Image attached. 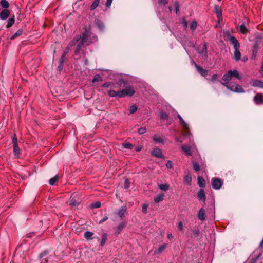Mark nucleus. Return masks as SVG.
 Listing matches in <instances>:
<instances>
[{"instance_id":"nucleus-14","label":"nucleus","mask_w":263,"mask_h":263,"mask_svg":"<svg viewBox=\"0 0 263 263\" xmlns=\"http://www.w3.org/2000/svg\"><path fill=\"white\" fill-rule=\"evenodd\" d=\"M252 85L253 87H257L263 88V82L259 80H253L252 82Z\"/></svg>"},{"instance_id":"nucleus-46","label":"nucleus","mask_w":263,"mask_h":263,"mask_svg":"<svg viewBox=\"0 0 263 263\" xmlns=\"http://www.w3.org/2000/svg\"><path fill=\"white\" fill-rule=\"evenodd\" d=\"M101 203L100 202H96V203L92 204V206L95 208H98L100 207Z\"/></svg>"},{"instance_id":"nucleus-28","label":"nucleus","mask_w":263,"mask_h":263,"mask_svg":"<svg viewBox=\"0 0 263 263\" xmlns=\"http://www.w3.org/2000/svg\"><path fill=\"white\" fill-rule=\"evenodd\" d=\"M214 10L218 18L221 16L222 13L218 6H215L214 7Z\"/></svg>"},{"instance_id":"nucleus-56","label":"nucleus","mask_w":263,"mask_h":263,"mask_svg":"<svg viewBox=\"0 0 263 263\" xmlns=\"http://www.w3.org/2000/svg\"><path fill=\"white\" fill-rule=\"evenodd\" d=\"M110 86V84L109 83H105L103 85V87H108L109 86Z\"/></svg>"},{"instance_id":"nucleus-17","label":"nucleus","mask_w":263,"mask_h":263,"mask_svg":"<svg viewBox=\"0 0 263 263\" xmlns=\"http://www.w3.org/2000/svg\"><path fill=\"white\" fill-rule=\"evenodd\" d=\"M126 211V207L122 206L118 211V215L121 218L124 217V214Z\"/></svg>"},{"instance_id":"nucleus-21","label":"nucleus","mask_w":263,"mask_h":263,"mask_svg":"<svg viewBox=\"0 0 263 263\" xmlns=\"http://www.w3.org/2000/svg\"><path fill=\"white\" fill-rule=\"evenodd\" d=\"M93 233L90 231H86L84 235V237L87 240H91Z\"/></svg>"},{"instance_id":"nucleus-51","label":"nucleus","mask_w":263,"mask_h":263,"mask_svg":"<svg viewBox=\"0 0 263 263\" xmlns=\"http://www.w3.org/2000/svg\"><path fill=\"white\" fill-rule=\"evenodd\" d=\"M159 4L162 5H165L167 3V1L166 0H159Z\"/></svg>"},{"instance_id":"nucleus-26","label":"nucleus","mask_w":263,"mask_h":263,"mask_svg":"<svg viewBox=\"0 0 263 263\" xmlns=\"http://www.w3.org/2000/svg\"><path fill=\"white\" fill-rule=\"evenodd\" d=\"M153 140L158 143H161L163 142V138L162 137L158 135H156L153 137Z\"/></svg>"},{"instance_id":"nucleus-47","label":"nucleus","mask_w":263,"mask_h":263,"mask_svg":"<svg viewBox=\"0 0 263 263\" xmlns=\"http://www.w3.org/2000/svg\"><path fill=\"white\" fill-rule=\"evenodd\" d=\"M177 227H178V229L180 230V231H182L183 230V223L181 221H180L178 222V225H177Z\"/></svg>"},{"instance_id":"nucleus-41","label":"nucleus","mask_w":263,"mask_h":263,"mask_svg":"<svg viewBox=\"0 0 263 263\" xmlns=\"http://www.w3.org/2000/svg\"><path fill=\"white\" fill-rule=\"evenodd\" d=\"M193 168L195 171H199L200 170V166L197 163H193Z\"/></svg>"},{"instance_id":"nucleus-10","label":"nucleus","mask_w":263,"mask_h":263,"mask_svg":"<svg viewBox=\"0 0 263 263\" xmlns=\"http://www.w3.org/2000/svg\"><path fill=\"white\" fill-rule=\"evenodd\" d=\"M194 65L197 71L203 77H205L208 74V70L202 68L200 66L198 65L196 63L194 62Z\"/></svg>"},{"instance_id":"nucleus-20","label":"nucleus","mask_w":263,"mask_h":263,"mask_svg":"<svg viewBox=\"0 0 263 263\" xmlns=\"http://www.w3.org/2000/svg\"><path fill=\"white\" fill-rule=\"evenodd\" d=\"M164 199V194H159L154 198V201L156 203H159Z\"/></svg>"},{"instance_id":"nucleus-2","label":"nucleus","mask_w":263,"mask_h":263,"mask_svg":"<svg viewBox=\"0 0 263 263\" xmlns=\"http://www.w3.org/2000/svg\"><path fill=\"white\" fill-rule=\"evenodd\" d=\"M84 31L82 34V36L77 35L75 36L74 40L76 41H79L81 39L82 43H86L87 45L89 44L91 41H89V37L91 36V26L89 24H87L83 28Z\"/></svg>"},{"instance_id":"nucleus-48","label":"nucleus","mask_w":263,"mask_h":263,"mask_svg":"<svg viewBox=\"0 0 263 263\" xmlns=\"http://www.w3.org/2000/svg\"><path fill=\"white\" fill-rule=\"evenodd\" d=\"M166 165L168 168H172L173 167V163H172V161H171L170 160H168L167 161Z\"/></svg>"},{"instance_id":"nucleus-44","label":"nucleus","mask_w":263,"mask_h":263,"mask_svg":"<svg viewBox=\"0 0 263 263\" xmlns=\"http://www.w3.org/2000/svg\"><path fill=\"white\" fill-rule=\"evenodd\" d=\"M129 181L128 179H127L125 180L124 187L125 189L128 188L129 187Z\"/></svg>"},{"instance_id":"nucleus-37","label":"nucleus","mask_w":263,"mask_h":263,"mask_svg":"<svg viewBox=\"0 0 263 263\" xmlns=\"http://www.w3.org/2000/svg\"><path fill=\"white\" fill-rule=\"evenodd\" d=\"M160 117L162 119L167 120L168 118V115L166 113L164 112H161L160 114Z\"/></svg>"},{"instance_id":"nucleus-40","label":"nucleus","mask_w":263,"mask_h":263,"mask_svg":"<svg viewBox=\"0 0 263 263\" xmlns=\"http://www.w3.org/2000/svg\"><path fill=\"white\" fill-rule=\"evenodd\" d=\"M83 44L84 43H82V42L81 41V43H79L78 44V45L77 46L76 50V53H78L80 51Z\"/></svg>"},{"instance_id":"nucleus-38","label":"nucleus","mask_w":263,"mask_h":263,"mask_svg":"<svg viewBox=\"0 0 263 263\" xmlns=\"http://www.w3.org/2000/svg\"><path fill=\"white\" fill-rule=\"evenodd\" d=\"M137 110V107L135 105H132L130 107L129 111L130 114L135 113Z\"/></svg>"},{"instance_id":"nucleus-61","label":"nucleus","mask_w":263,"mask_h":263,"mask_svg":"<svg viewBox=\"0 0 263 263\" xmlns=\"http://www.w3.org/2000/svg\"><path fill=\"white\" fill-rule=\"evenodd\" d=\"M124 148H130V145L127 144V146H125Z\"/></svg>"},{"instance_id":"nucleus-27","label":"nucleus","mask_w":263,"mask_h":263,"mask_svg":"<svg viewBox=\"0 0 263 263\" xmlns=\"http://www.w3.org/2000/svg\"><path fill=\"white\" fill-rule=\"evenodd\" d=\"M159 189L162 191H166L168 190L170 188V186L168 184H159L158 185Z\"/></svg>"},{"instance_id":"nucleus-9","label":"nucleus","mask_w":263,"mask_h":263,"mask_svg":"<svg viewBox=\"0 0 263 263\" xmlns=\"http://www.w3.org/2000/svg\"><path fill=\"white\" fill-rule=\"evenodd\" d=\"M10 15V11L8 9H4L0 12V19L6 20Z\"/></svg>"},{"instance_id":"nucleus-34","label":"nucleus","mask_w":263,"mask_h":263,"mask_svg":"<svg viewBox=\"0 0 263 263\" xmlns=\"http://www.w3.org/2000/svg\"><path fill=\"white\" fill-rule=\"evenodd\" d=\"M102 81V77L100 75L97 74V75L95 76L94 78L92 80V83H94L96 82H101Z\"/></svg>"},{"instance_id":"nucleus-31","label":"nucleus","mask_w":263,"mask_h":263,"mask_svg":"<svg viewBox=\"0 0 263 263\" xmlns=\"http://www.w3.org/2000/svg\"><path fill=\"white\" fill-rule=\"evenodd\" d=\"M100 0H95L91 5V10H94L95 8H96L98 6Z\"/></svg>"},{"instance_id":"nucleus-4","label":"nucleus","mask_w":263,"mask_h":263,"mask_svg":"<svg viewBox=\"0 0 263 263\" xmlns=\"http://www.w3.org/2000/svg\"><path fill=\"white\" fill-rule=\"evenodd\" d=\"M135 93L134 87L132 86H127L124 89L120 91L119 95L121 98L126 96L131 97Z\"/></svg>"},{"instance_id":"nucleus-23","label":"nucleus","mask_w":263,"mask_h":263,"mask_svg":"<svg viewBox=\"0 0 263 263\" xmlns=\"http://www.w3.org/2000/svg\"><path fill=\"white\" fill-rule=\"evenodd\" d=\"M0 4L5 9H7L9 7V3L7 0H1Z\"/></svg>"},{"instance_id":"nucleus-30","label":"nucleus","mask_w":263,"mask_h":263,"mask_svg":"<svg viewBox=\"0 0 263 263\" xmlns=\"http://www.w3.org/2000/svg\"><path fill=\"white\" fill-rule=\"evenodd\" d=\"M12 143L13 148H18L17 140L15 135H14L12 138Z\"/></svg>"},{"instance_id":"nucleus-54","label":"nucleus","mask_w":263,"mask_h":263,"mask_svg":"<svg viewBox=\"0 0 263 263\" xmlns=\"http://www.w3.org/2000/svg\"><path fill=\"white\" fill-rule=\"evenodd\" d=\"M65 55H62L60 59V63H63L64 61Z\"/></svg>"},{"instance_id":"nucleus-58","label":"nucleus","mask_w":263,"mask_h":263,"mask_svg":"<svg viewBox=\"0 0 263 263\" xmlns=\"http://www.w3.org/2000/svg\"><path fill=\"white\" fill-rule=\"evenodd\" d=\"M107 219V217H105V218H104L103 219H102V220H101L100 221V223H102V222L105 221Z\"/></svg>"},{"instance_id":"nucleus-36","label":"nucleus","mask_w":263,"mask_h":263,"mask_svg":"<svg viewBox=\"0 0 263 263\" xmlns=\"http://www.w3.org/2000/svg\"><path fill=\"white\" fill-rule=\"evenodd\" d=\"M197 26V23L196 21H194L191 23V26H190V28L192 31H194L196 29Z\"/></svg>"},{"instance_id":"nucleus-45","label":"nucleus","mask_w":263,"mask_h":263,"mask_svg":"<svg viewBox=\"0 0 263 263\" xmlns=\"http://www.w3.org/2000/svg\"><path fill=\"white\" fill-rule=\"evenodd\" d=\"M183 150L186 155H191L192 154L191 149H183Z\"/></svg>"},{"instance_id":"nucleus-33","label":"nucleus","mask_w":263,"mask_h":263,"mask_svg":"<svg viewBox=\"0 0 263 263\" xmlns=\"http://www.w3.org/2000/svg\"><path fill=\"white\" fill-rule=\"evenodd\" d=\"M58 176L57 175L55 176L54 177H53V178H51L49 180V184L51 185H54L55 183L58 180Z\"/></svg>"},{"instance_id":"nucleus-12","label":"nucleus","mask_w":263,"mask_h":263,"mask_svg":"<svg viewBox=\"0 0 263 263\" xmlns=\"http://www.w3.org/2000/svg\"><path fill=\"white\" fill-rule=\"evenodd\" d=\"M183 182V183L186 185H191V183L192 182V177L190 174H187L184 177Z\"/></svg>"},{"instance_id":"nucleus-25","label":"nucleus","mask_w":263,"mask_h":263,"mask_svg":"<svg viewBox=\"0 0 263 263\" xmlns=\"http://www.w3.org/2000/svg\"><path fill=\"white\" fill-rule=\"evenodd\" d=\"M14 22H15V17H14V15H13L12 17L9 19V20L8 21V23L6 25V27L7 28H9V27H11L14 24Z\"/></svg>"},{"instance_id":"nucleus-19","label":"nucleus","mask_w":263,"mask_h":263,"mask_svg":"<svg viewBox=\"0 0 263 263\" xmlns=\"http://www.w3.org/2000/svg\"><path fill=\"white\" fill-rule=\"evenodd\" d=\"M239 31L243 34H246L248 33V30L244 24H242L239 27Z\"/></svg>"},{"instance_id":"nucleus-16","label":"nucleus","mask_w":263,"mask_h":263,"mask_svg":"<svg viewBox=\"0 0 263 263\" xmlns=\"http://www.w3.org/2000/svg\"><path fill=\"white\" fill-rule=\"evenodd\" d=\"M241 53L239 51V49H236L234 52V59L238 61L240 60Z\"/></svg>"},{"instance_id":"nucleus-7","label":"nucleus","mask_w":263,"mask_h":263,"mask_svg":"<svg viewBox=\"0 0 263 263\" xmlns=\"http://www.w3.org/2000/svg\"><path fill=\"white\" fill-rule=\"evenodd\" d=\"M254 101L256 104H263V94L257 93L254 96Z\"/></svg>"},{"instance_id":"nucleus-1","label":"nucleus","mask_w":263,"mask_h":263,"mask_svg":"<svg viewBox=\"0 0 263 263\" xmlns=\"http://www.w3.org/2000/svg\"><path fill=\"white\" fill-rule=\"evenodd\" d=\"M234 79L241 80L242 76L235 69L229 70L222 78L221 84L232 91L242 93L245 91L242 87L237 84L232 85Z\"/></svg>"},{"instance_id":"nucleus-55","label":"nucleus","mask_w":263,"mask_h":263,"mask_svg":"<svg viewBox=\"0 0 263 263\" xmlns=\"http://www.w3.org/2000/svg\"><path fill=\"white\" fill-rule=\"evenodd\" d=\"M167 238H168L170 240H172V239H173L174 236H173V235L172 234L170 233V234H167Z\"/></svg>"},{"instance_id":"nucleus-62","label":"nucleus","mask_w":263,"mask_h":263,"mask_svg":"<svg viewBox=\"0 0 263 263\" xmlns=\"http://www.w3.org/2000/svg\"><path fill=\"white\" fill-rule=\"evenodd\" d=\"M67 53V51H65L64 53L63 54V55H65V56L66 55Z\"/></svg>"},{"instance_id":"nucleus-24","label":"nucleus","mask_w":263,"mask_h":263,"mask_svg":"<svg viewBox=\"0 0 263 263\" xmlns=\"http://www.w3.org/2000/svg\"><path fill=\"white\" fill-rule=\"evenodd\" d=\"M119 93L120 91L116 92L115 90H110L108 91L109 96L111 97H117L118 98H121L120 96L119 95Z\"/></svg>"},{"instance_id":"nucleus-52","label":"nucleus","mask_w":263,"mask_h":263,"mask_svg":"<svg viewBox=\"0 0 263 263\" xmlns=\"http://www.w3.org/2000/svg\"><path fill=\"white\" fill-rule=\"evenodd\" d=\"M182 24H183V25L184 26V28L185 29H186L187 28V22L186 21V20L185 19L183 20Z\"/></svg>"},{"instance_id":"nucleus-3","label":"nucleus","mask_w":263,"mask_h":263,"mask_svg":"<svg viewBox=\"0 0 263 263\" xmlns=\"http://www.w3.org/2000/svg\"><path fill=\"white\" fill-rule=\"evenodd\" d=\"M48 254V251H45L40 254V258L42 259L41 263H51L53 261L55 258L54 255L51 254L47 256Z\"/></svg>"},{"instance_id":"nucleus-63","label":"nucleus","mask_w":263,"mask_h":263,"mask_svg":"<svg viewBox=\"0 0 263 263\" xmlns=\"http://www.w3.org/2000/svg\"><path fill=\"white\" fill-rule=\"evenodd\" d=\"M261 71H263V63H262V65L261 67V70H260Z\"/></svg>"},{"instance_id":"nucleus-53","label":"nucleus","mask_w":263,"mask_h":263,"mask_svg":"<svg viewBox=\"0 0 263 263\" xmlns=\"http://www.w3.org/2000/svg\"><path fill=\"white\" fill-rule=\"evenodd\" d=\"M112 1V0H107L106 3V6L107 7H110Z\"/></svg>"},{"instance_id":"nucleus-50","label":"nucleus","mask_w":263,"mask_h":263,"mask_svg":"<svg viewBox=\"0 0 263 263\" xmlns=\"http://www.w3.org/2000/svg\"><path fill=\"white\" fill-rule=\"evenodd\" d=\"M217 78H218V76L216 74H213L211 78V81L212 82H214V81H216Z\"/></svg>"},{"instance_id":"nucleus-43","label":"nucleus","mask_w":263,"mask_h":263,"mask_svg":"<svg viewBox=\"0 0 263 263\" xmlns=\"http://www.w3.org/2000/svg\"><path fill=\"white\" fill-rule=\"evenodd\" d=\"M146 128L145 127H141L138 130V133L139 134L141 135L146 132Z\"/></svg>"},{"instance_id":"nucleus-8","label":"nucleus","mask_w":263,"mask_h":263,"mask_svg":"<svg viewBox=\"0 0 263 263\" xmlns=\"http://www.w3.org/2000/svg\"><path fill=\"white\" fill-rule=\"evenodd\" d=\"M230 42L232 44L234 48V49H239L240 44L238 41L234 36H231L230 38Z\"/></svg>"},{"instance_id":"nucleus-57","label":"nucleus","mask_w":263,"mask_h":263,"mask_svg":"<svg viewBox=\"0 0 263 263\" xmlns=\"http://www.w3.org/2000/svg\"><path fill=\"white\" fill-rule=\"evenodd\" d=\"M63 63H60L59 66H58V69L61 70L63 68Z\"/></svg>"},{"instance_id":"nucleus-11","label":"nucleus","mask_w":263,"mask_h":263,"mask_svg":"<svg viewBox=\"0 0 263 263\" xmlns=\"http://www.w3.org/2000/svg\"><path fill=\"white\" fill-rule=\"evenodd\" d=\"M198 218L201 220L205 219V211L203 208H201L198 214Z\"/></svg>"},{"instance_id":"nucleus-6","label":"nucleus","mask_w":263,"mask_h":263,"mask_svg":"<svg viewBox=\"0 0 263 263\" xmlns=\"http://www.w3.org/2000/svg\"><path fill=\"white\" fill-rule=\"evenodd\" d=\"M222 184L221 180L218 178H213L212 180V187L216 190H218L221 188Z\"/></svg>"},{"instance_id":"nucleus-35","label":"nucleus","mask_w":263,"mask_h":263,"mask_svg":"<svg viewBox=\"0 0 263 263\" xmlns=\"http://www.w3.org/2000/svg\"><path fill=\"white\" fill-rule=\"evenodd\" d=\"M124 226H125V223H123H123H120V224L118 226V228H117V230H116V234H119V233H120V232H121V231L122 230V229L124 227Z\"/></svg>"},{"instance_id":"nucleus-42","label":"nucleus","mask_w":263,"mask_h":263,"mask_svg":"<svg viewBox=\"0 0 263 263\" xmlns=\"http://www.w3.org/2000/svg\"><path fill=\"white\" fill-rule=\"evenodd\" d=\"M21 149H13L14 155L17 158L19 157Z\"/></svg>"},{"instance_id":"nucleus-5","label":"nucleus","mask_w":263,"mask_h":263,"mask_svg":"<svg viewBox=\"0 0 263 263\" xmlns=\"http://www.w3.org/2000/svg\"><path fill=\"white\" fill-rule=\"evenodd\" d=\"M177 117L179 120L180 124L181 125L184 132L185 133V135H189L190 134V130L188 124L184 121V120L182 119L180 115L178 114Z\"/></svg>"},{"instance_id":"nucleus-13","label":"nucleus","mask_w":263,"mask_h":263,"mask_svg":"<svg viewBox=\"0 0 263 263\" xmlns=\"http://www.w3.org/2000/svg\"><path fill=\"white\" fill-rule=\"evenodd\" d=\"M152 154L158 158H164L161 149H154Z\"/></svg>"},{"instance_id":"nucleus-15","label":"nucleus","mask_w":263,"mask_h":263,"mask_svg":"<svg viewBox=\"0 0 263 263\" xmlns=\"http://www.w3.org/2000/svg\"><path fill=\"white\" fill-rule=\"evenodd\" d=\"M198 197L200 200H201L203 202H204L205 201L206 196H205V192L203 190L201 189L199 191V192L198 193Z\"/></svg>"},{"instance_id":"nucleus-49","label":"nucleus","mask_w":263,"mask_h":263,"mask_svg":"<svg viewBox=\"0 0 263 263\" xmlns=\"http://www.w3.org/2000/svg\"><path fill=\"white\" fill-rule=\"evenodd\" d=\"M147 208H148V205L147 204H143V205H142V211H143V212L146 213Z\"/></svg>"},{"instance_id":"nucleus-39","label":"nucleus","mask_w":263,"mask_h":263,"mask_svg":"<svg viewBox=\"0 0 263 263\" xmlns=\"http://www.w3.org/2000/svg\"><path fill=\"white\" fill-rule=\"evenodd\" d=\"M22 34V31L21 30H18L12 36V39H14Z\"/></svg>"},{"instance_id":"nucleus-32","label":"nucleus","mask_w":263,"mask_h":263,"mask_svg":"<svg viewBox=\"0 0 263 263\" xmlns=\"http://www.w3.org/2000/svg\"><path fill=\"white\" fill-rule=\"evenodd\" d=\"M102 237V238L100 243V246H103L105 245L107 239V234L106 233L103 234Z\"/></svg>"},{"instance_id":"nucleus-22","label":"nucleus","mask_w":263,"mask_h":263,"mask_svg":"<svg viewBox=\"0 0 263 263\" xmlns=\"http://www.w3.org/2000/svg\"><path fill=\"white\" fill-rule=\"evenodd\" d=\"M166 248V245L163 244L157 250L155 251V253L157 254H161Z\"/></svg>"},{"instance_id":"nucleus-18","label":"nucleus","mask_w":263,"mask_h":263,"mask_svg":"<svg viewBox=\"0 0 263 263\" xmlns=\"http://www.w3.org/2000/svg\"><path fill=\"white\" fill-rule=\"evenodd\" d=\"M198 183L201 187H204L205 186V180L202 177L199 176L198 177Z\"/></svg>"},{"instance_id":"nucleus-29","label":"nucleus","mask_w":263,"mask_h":263,"mask_svg":"<svg viewBox=\"0 0 263 263\" xmlns=\"http://www.w3.org/2000/svg\"><path fill=\"white\" fill-rule=\"evenodd\" d=\"M95 24L99 29L102 30L104 28V26L103 23L99 20H96L95 22Z\"/></svg>"},{"instance_id":"nucleus-64","label":"nucleus","mask_w":263,"mask_h":263,"mask_svg":"<svg viewBox=\"0 0 263 263\" xmlns=\"http://www.w3.org/2000/svg\"><path fill=\"white\" fill-rule=\"evenodd\" d=\"M74 41H72L71 42V46H72L73 44H74Z\"/></svg>"},{"instance_id":"nucleus-59","label":"nucleus","mask_w":263,"mask_h":263,"mask_svg":"<svg viewBox=\"0 0 263 263\" xmlns=\"http://www.w3.org/2000/svg\"><path fill=\"white\" fill-rule=\"evenodd\" d=\"M203 46H204V49L205 50V52H206L207 46H206V45L205 43L204 44Z\"/></svg>"},{"instance_id":"nucleus-60","label":"nucleus","mask_w":263,"mask_h":263,"mask_svg":"<svg viewBox=\"0 0 263 263\" xmlns=\"http://www.w3.org/2000/svg\"><path fill=\"white\" fill-rule=\"evenodd\" d=\"M248 60V58L247 57H243L242 60L243 61H246Z\"/></svg>"}]
</instances>
